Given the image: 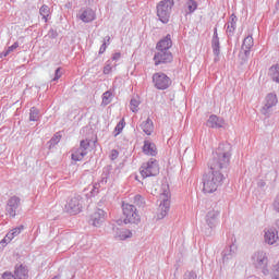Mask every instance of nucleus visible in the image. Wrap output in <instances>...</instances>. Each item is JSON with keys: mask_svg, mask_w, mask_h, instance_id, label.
I'll use <instances>...</instances> for the list:
<instances>
[{"mask_svg": "<svg viewBox=\"0 0 279 279\" xmlns=\"http://www.w3.org/2000/svg\"><path fill=\"white\" fill-rule=\"evenodd\" d=\"M231 158L232 144L228 142L220 143L218 148L213 153L211 159L208 162L210 171L228 175Z\"/></svg>", "mask_w": 279, "mask_h": 279, "instance_id": "f257e3e1", "label": "nucleus"}, {"mask_svg": "<svg viewBox=\"0 0 279 279\" xmlns=\"http://www.w3.org/2000/svg\"><path fill=\"white\" fill-rule=\"evenodd\" d=\"M226 174L211 170L209 173L203 175V192L215 193L217 189L223 185Z\"/></svg>", "mask_w": 279, "mask_h": 279, "instance_id": "f03ea898", "label": "nucleus"}, {"mask_svg": "<svg viewBox=\"0 0 279 279\" xmlns=\"http://www.w3.org/2000/svg\"><path fill=\"white\" fill-rule=\"evenodd\" d=\"M173 5H175V0H161L158 2L156 7L157 16L160 23H163V25H167V23H169Z\"/></svg>", "mask_w": 279, "mask_h": 279, "instance_id": "7ed1b4c3", "label": "nucleus"}, {"mask_svg": "<svg viewBox=\"0 0 279 279\" xmlns=\"http://www.w3.org/2000/svg\"><path fill=\"white\" fill-rule=\"evenodd\" d=\"M110 184H112V166H106L102 169L100 180L93 185L92 196L95 197L99 194V189H106Z\"/></svg>", "mask_w": 279, "mask_h": 279, "instance_id": "20e7f679", "label": "nucleus"}, {"mask_svg": "<svg viewBox=\"0 0 279 279\" xmlns=\"http://www.w3.org/2000/svg\"><path fill=\"white\" fill-rule=\"evenodd\" d=\"M122 213L124 217V223H141V215H138L136 206L123 203Z\"/></svg>", "mask_w": 279, "mask_h": 279, "instance_id": "39448f33", "label": "nucleus"}, {"mask_svg": "<svg viewBox=\"0 0 279 279\" xmlns=\"http://www.w3.org/2000/svg\"><path fill=\"white\" fill-rule=\"evenodd\" d=\"M84 205V197L82 195L75 194L74 196L68 198L65 204V213L69 215H80Z\"/></svg>", "mask_w": 279, "mask_h": 279, "instance_id": "423d86ee", "label": "nucleus"}, {"mask_svg": "<svg viewBox=\"0 0 279 279\" xmlns=\"http://www.w3.org/2000/svg\"><path fill=\"white\" fill-rule=\"evenodd\" d=\"M140 173L142 178H154L160 173V167L158 166V160L151 158L147 162H144L140 168Z\"/></svg>", "mask_w": 279, "mask_h": 279, "instance_id": "0eeeda50", "label": "nucleus"}, {"mask_svg": "<svg viewBox=\"0 0 279 279\" xmlns=\"http://www.w3.org/2000/svg\"><path fill=\"white\" fill-rule=\"evenodd\" d=\"M219 215L221 211L219 209H211L206 214L205 221L208 228L204 231L206 236H213V230L217 228L219 223Z\"/></svg>", "mask_w": 279, "mask_h": 279, "instance_id": "6e6552de", "label": "nucleus"}, {"mask_svg": "<svg viewBox=\"0 0 279 279\" xmlns=\"http://www.w3.org/2000/svg\"><path fill=\"white\" fill-rule=\"evenodd\" d=\"M153 84L157 90H167L173 84V81H171V77H169L163 72H157L153 74Z\"/></svg>", "mask_w": 279, "mask_h": 279, "instance_id": "1a4fd4ad", "label": "nucleus"}, {"mask_svg": "<svg viewBox=\"0 0 279 279\" xmlns=\"http://www.w3.org/2000/svg\"><path fill=\"white\" fill-rule=\"evenodd\" d=\"M3 279H29V269L23 264H17L13 272L5 271L2 275Z\"/></svg>", "mask_w": 279, "mask_h": 279, "instance_id": "9d476101", "label": "nucleus"}, {"mask_svg": "<svg viewBox=\"0 0 279 279\" xmlns=\"http://www.w3.org/2000/svg\"><path fill=\"white\" fill-rule=\"evenodd\" d=\"M252 258L255 269H260L262 272L267 276V274H269V269H267V264L269 263V259L267 258V253L263 251L256 252L254 253Z\"/></svg>", "mask_w": 279, "mask_h": 279, "instance_id": "9b49d317", "label": "nucleus"}, {"mask_svg": "<svg viewBox=\"0 0 279 279\" xmlns=\"http://www.w3.org/2000/svg\"><path fill=\"white\" fill-rule=\"evenodd\" d=\"M171 194L168 190L163 189L160 198L162 199L159 205L160 213L157 214V219H165L166 215H168L169 209L171 208V201H169Z\"/></svg>", "mask_w": 279, "mask_h": 279, "instance_id": "f8f14e48", "label": "nucleus"}, {"mask_svg": "<svg viewBox=\"0 0 279 279\" xmlns=\"http://www.w3.org/2000/svg\"><path fill=\"white\" fill-rule=\"evenodd\" d=\"M153 60L155 66H160V64H171V62H173V53L167 50H157Z\"/></svg>", "mask_w": 279, "mask_h": 279, "instance_id": "ddd939ff", "label": "nucleus"}, {"mask_svg": "<svg viewBox=\"0 0 279 279\" xmlns=\"http://www.w3.org/2000/svg\"><path fill=\"white\" fill-rule=\"evenodd\" d=\"M277 105H278V96L274 93L268 94L265 98V105L262 108V114H264V117L269 119L272 112L271 108H274V106H277Z\"/></svg>", "mask_w": 279, "mask_h": 279, "instance_id": "4468645a", "label": "nucleus"}, {"mask_svg": "<svg viewBox=\"0 0 279 279\" xmlns=\"http://www.w3.org/2000/svg\"><path fill=\"white\" fill-rule=\"evenodd\" d=\"M211 49L215 56V62H219V56H221V43L219 41V34L217 27L214 28V35L211 38Z\"/></svg>", "mask_w": 279, "mask_h": 279, "instance_id": "2eb2a0df", "label": "nucleus"}, {"mask_svg": "<svg viewBox=\"0 0 279 279\" xmlns=\"http://www.w3.org/2000/svg\"><path fill=\"white\" fill-rule=\"evenodd\" d=\"M21 206V198L19 196H12L9 198L7 203V213L10 217L15 218L16 217V210H19V207Z\"/></svg>", "mask_w": 279, "mask_h": 279, "instance_id": "dca6fc26", "label": "nucleus"}, {"mask_svg": "<svg viewBox=\"0 0 279 279\" xmlns=\"http://www.w3.org/2000/svg\"><path fill=\"white\" fill-rule=\"evenodd\" d=\"M104 221H106V211L104 209H97L89 218L90 226L95 228H99Z\"/></svg>", "mask_w": 279, "mask_h": 279, "instance_id": "f3484780", "label": "nucleus"}, {"mask_svg": "<svg viewBox=\"0 0 279 279\" xmlns=\"http://www.w3.org/2000/svg\"><path fill=\"white\" fill-rule=\"evenodd\" d=\"M78 19L83 23H93L96 19V14L93 9L90 8H83L78 11Z\"/></svg>", "mask_w": 279, "mask_h": 279, "instance_id": "a211bd4d", "label": "nucleus"}, {"mask_svg": "<svg viewBox=\"0 0 279 279\" xmlns=\"http://www.w3.org/2000/svg\"><path fill=\"white\" fill-rule=\"evenodd\" d=\"M173 47V41L171 40V34L160 39L156 45V51H171L169 50Z\"/></svg>", "mask_w": 279, "mask_h": 279, "instance_id": "6ab92c4d", "label": "nucleus"}, {"mask_svg": "<svg viewBox=\"0 0 279 279\" xmlns=\"http://www.w3.org/2000/svg\"><path fill=\"white\" fill-rule=\"evenodd\" d=\"M264 232L265 243L268 245H274L278 241V231L276 229H265Z\"/></svg>", "mask_w": 279, "mask_h": 279, "instance_id": "aec40b11", "label": "nucleus"}, {"mask_svg": "<svg viewBox=\"0 0 279 279\" xmlns=\"http://www.w3.org/2000/svg\"><path fill=\"white\" fill-rule=\"evenodd\" d=\"M236 21H239V19L234 14H231L230 21L225 25L228 38L234 36V32H236Z\"/></svg>", "mask_w": 279, "mask_h": 279, "instance_id": "412c9836", "label": "nucleus"}, {"mask_svg": "<svg viewBox=\"0 0 279 279\" xmlns=\"http://www.w3.org/2000/svg\"><path fill=\"white\" fill-rule=\"evenodd\" d=\"M236 244L232 243L229 246H227L223 251H222V260L223 263H226V260H230V258H232V256H234L236 254Z\"/></svg>", "mask_w": 279, "mask_h": 279, "instance_id": "4be33fe9", "label": "nucleus"}, {"mask_svg": "<svg viewBox=\"0 0 279 279\" xmlns=\"http://www.w3.org/2000/svg\"><path fill=\"white\" fill-rule=\"evenodd\" d=\"M88 155V151H85L81 147L72 149L71 158L75 162H80L81 160H84V157Z\"/></svg>", "mask_w": 279, "mask_h": 279, "instance_id": "5701e85b", "label": "nucleus"}, {"mask_svg": "<svg viewBox=\"0 0 279 279\" xmlns=\"http://www.w3.org/2000/svg\"><path fill=\"white\" fill-rule=\"evenodd\" d=\"M207 125L208 128H223V119L213 114L209 117L208 121H207Z\"/></svg>", "mask_w": 279, "mask_h": 279, "instance_id": "b1692460", "label": "nucleus"}, {"mask_svg": "<svg viewBox=\"0 0 279 279\" xmlns=\"http://www.w3.org/2000/svg\"><path fill=\"white\" fill-rule=\"evenodd\" d=\"M143 153L146 154V156H156V144L144 141Z\"/></svg>", "mask_w": 279, "mask_h": 279, "instance_id": "393cba45", "label": "nucleus"}, {"mask_svg": "<svg viewBox=\"0 0 279 279\" xmlns=\"http://www.w3.org/2000/svg\"><path fill=\"white\" fill-rule=\"evenodd\" d=\"M141 129L147 134V136H151L154 133V121L147 118V120L141 124Z\"/></svg>", "mask_w": 279, "mask_h": 279, "instance_id": "a878e982", "label": "nucleus"}, {"mask_svg": "<svg viewBox=\"0 0 279 279\" xmlns=\"http://www.w3.org/2000/svg\"><path fill=\"white\" fill-rule=\"evenodd\" d=\"M268 75L270 76V80H272V82L279 84V64L271 65L268 70Z\"/></svg>", "mask_w": 279, "mask_h": 279, "instance_id": "bb28decb", "label": "nucleus"}, {"mask_svg": "<svg viewBox=\"0 0 279 279\" xmlns=\"http://www.w3.org/2000/svg\"><path fill=\"white\" fill-rule=\"evenodd\" d=\"M39 13L43 16V19L45 20V23H47L49 21L50 14H51V9H49V5L44 4L41 5V8L39 9Z\"/></svg>", "mask_w": 279, "mask_h": 279, "instance_id": "cd10ccee", "label": "nucleus"}, {"mask_svg": "<svg viewBox=\"0 0 279 279\" xmlns=\"http://www.w3.org/2000/svg\"><path fill=\"white\" fill-rule=\"evenodd\" d=\"M197 1L195 0H187L185 3V12L186 14H193V12H195V10H197Z\"/></svg>", "mask_w": 279, "mask_h": 279, "instance_id": "c85d7f7f", "label": "nucleus"}, {"mask_svg": "<svg viewBox=\"0 0 279 279\" xmlns=\"http://www.w3.org/2000/svg\"><path fill=\"white\" fill-rule=\"evenodd\" d=\"M40 110L36 107H32L29 110V121H39Z\"/></svg>", "mask_w": 279, "mask_h": 279, "instance_id": "c756f323", "label": "nucleus"}, {"mask_svg": "<svg viewBox=\"0 0 279 279\" xmlns=\"http://www.w3.org/2000/svg\"><path fill=\"white\" fill-rule=\"evenodd\" d=\"M254 47V37L252 35H248L247 37L244 38L243 44H242V49H252Z\"/></svg>", "mask_w": 279, "mask_h": 279, "instance_id": "7c9ffc66", "label": "nucleus"}, {"mask_svg": "<svg viewBox=\"0 0 279 279\" xmlns=\"http://www.w3.org/2000/svg\"><path fill=\"white\" fill-rule=\"evenodd\" d=\"M133 204L137 206L138 208H145V197H143L141 194H137L133 198Z\"/></svg>", "mask_w": 279, "mask_h": 279, "instance_id": "2f4dec72", "label": "nucleus"}, {"mask_svg": "<svg viewBox=\"0 0 279 279\" xmlns=\"http://www.w3.org/2000/svg\"><path fill=\"white\" fill-rule=\"evenodd\" d=\"M251 51H252V48H241L240 58L242 62H247V60H250Z\"/></svg>", "mask_w": 279, "mask_h": 279, "instance_id": "473e14b6", "label": "nucleus"}, {"mask_svg": "<svg viewBox=\"0 0 279 279\" xmlns=\"http://www.w3.org/2000/svg\"><path fill=\"white\" fill-rule=\"evenodd\" d=\"M15 49H19V41H15L12 46L8 47V49L1 53V58H8V56Z\"/></svg>", "mask_w": 279, "mask_h": 279, "instance_id": "72a5a7b5", "label": "nucleus"}, {"mask_svg": "<svg viewBox=\"0 0 279 279\" xmlns=\"http://www.w3.org/2000/svg\"><path fill=\"white\" fill-rule=\"evenodd\" d=\"M112 101V92L107 90L102 94V104L108 106Z\"/></svg>", "mask_w": 279, "mask_h": 279, "instance_id": "f704fd0d", "label": "nucleus"}, {"mask_svg": "<svg viewBox=\"0 0 279 279\" xmlns=\"http://www.w3.org/2000/svg\"><path fill=\"white\" fill-rule=\"evenodd\" d=\"M130 106L132 112H138V106H141V101L136 98H132L130 101Z\"/></svg>", "mask_w": 279, "mask_h": 279, "instance_id": "c9c22d12", "label": "nucleus"}, {"mask_svg": "<svg viewBox=\"0 0 279 279\" xmlns=\"http://www.w3.org/2000/svg\"><path fill=\"white\" fill-rule=\"evenodd\" d=\"M123 128H125V120L122 119L119 121V123L116 125L114 131L117 132L114 134V136H119V134H121V132H123Z\"/></svg>", "mask_w": 279, "mask_h": 279, "instance_id": "e433bc0d", "label": "nucleus"}, {"mask_svg": "<svg viewBox=\"0 0 279 279\" xmlns=\"http://www.w3.org/2000/svg\"><path fill=\"white\" fill-rule=\"evenodd\" d=\"M120 241H125V239H132V231L130 230H122L118 235Z\"/></svg>", "mask_w": 279, "mask_h": 279, "instance_id": "4c0bfd02", "label": "nucleus"}, {"mask_svg": "<svg viewBox=\"0 0 279 279\" xmlns=\"http://www.w3.org/2000/svg\"><path fill=\"white\" fill-rule=\"evenodd\" d=\"M80 147L85 151H88V149L90 148V140H82L80 142Z\"/></svg>", "mask_w": 279, "mask_h": 279, "instance_id": "58836bf2", "label": "nucleus"}, {"mask_svg": "<svg viewBox=\"0 0 279 279\" xmlns=\"http://www.w3.org/2000/svg\"><path fill=\"white\" fill-rule=\"evenodd\" d=\"M60 135H54L51 137V140L48 142L49 143V147H56V145H58V143H60Z\"/></svg>", "mask_w": 279, "mask_h": 279, "instance_id": "ea45409f", "label": "nucleus"}, {"mask_svg": "<svg viewBox=\"0 0 279 279\" xmlns=\"http://www.w3.org/2000/svg\"><path fill=\"white\" fill-rule=\"evenodd\" d=\"M112 71V61H107L106 62V65L104 66V71H102V73L105 74V75H109V73Z\"/></svg>", "mask_w": 279, "mask_h": 279, "instance_id": "a19ab883", "label": "nucleus"}, {"mask_svg": "<svg viewBox=\"0 0 279 279\" xmlns=\"http://www.w3.org/2000/svg\"><path fill=\"white\" fill-rule=\"evenodd\" d=\"M183 279H197V274L195 271H186Z\"/></svg>", "mask_w": 279, "mask_h": 279, "instance_id": "79ce46f5", "label": "nucleus"}, {"mask_svg": "<svg viewBox=\"0 0 279 279\" xmlns=\"http://www.w3.org/2000/svg\"><path fill=\"white\" fill-rule=\"evenodd\" d=\"M62 77V68H58L54 71V77L52 78V82H58Z\"/></svg>", "mask_w": 279, "mask_h": 279, "instance_id": "37998d69", "label": "nucleus"}, {"mask_svg": "<svg viewBox=\"0 0 279 279\" xmlns=\"http://www.w3.org/2000/svg\"><path fill=\"white\" fill-rule=\"evenodd\" d=\"M48 36H49V38H52V39L58 38V31L50 28L48 32Z\"/></svg>", "mask_w": 279, "mask_h": 279, "instance_id": "c03bdc74", "label": "nucleus"}, {"mask_svg": "<svg viewBox=\"0 0 279 279\" xmlns=\"http://www.w3.org/2000/svg\"><path fill=\"white\" fill-rule=\"evenodd\" d=\"M272 208H274V210H276V213H279V195L276 196L274 204H272Z\"/></svg>", "mask_w": 279, "mask_h": 279, "instance_id": "a18cd8bd", "label": "nucleus"}, {"mask_svg": "<svg viewBox=\"0 0 279 279\" xmlns=\"http://www.w3.org/2000/svg\"><path fill=\"white\" fill-rule=\"evenodd\" d=\"M110 158H111V160H117L119 158V150L112 149Z\"/></svg>", "mask_w": 279, "mask_h": 279, "instance_id": "49530a36", "label": "nucleus"}, {"mask_svg": "<svg viewBox=\"0 0 279 279\" xmlns=\"http://www.w3.org/2000/svg\"><path fill=\"white\" fill-rule=\"evenodd\" d=\"M22 230H23V226L13 229V230L11 231V233L13 234V236H19V233H20Z\"/></svg>", "mask_w": 279, "mask_h": 279, "instance_id": "de8ad7c7", "label": "nucleus"}, {"mask_svg": "<svg viewBox=\"0 0 279 279\" xmlns=\"http://www.w3.org/2000/svg\"><path fill=\"white\" fill-rule=\"evenodd\" d=\"M106 49H108V44L104 41V44L100 46L99 54L101 56V53H106Z\"/></svg>", "mask_w": 279, "mask_h": 279, "instance_id": "09e8293b", "label": "nucleus"}, {"mask_svg": "<svg viewBox=\"0 0 279 279\" xmlns=\"http://www.w3.org/2000/svg\"><path fill=\"white\" fill-rule=\"evenodd\" d=\"M257 186H258L259 189H265V186H267V183H266L264 180H259V181L257 182Z\"/></svg>", "mask_w": 279, "mask_h": 279, "instance_id": "8fccbe9b", "label": "nucleus"}, {"mask_svg": "<svg viewBox=\"0 0 279 279\" xmlns=\"http://www.w3.org/2000/svg\"><path fill=\"white\" fill-rule=\"evenodd\" d=\"M8 243H10V241H8V238H4L0 241V247H5V245H8Z\"/></svg>", "mask_w": 279, "mask_h": 279, "instance_id": "3c124183", "label": "nucleus"}, {"mask_svg": "<svg viewBox=\"0 0 279 279\" xmlns=\"http://www.w3.org/2000/svg\"><path fill=\"white\" fill-rule=\"evenodd\" d=\"M14 234H12V231L11 232H9V233H7V235L4 236V239H7L8 241H9V243H10V241H12V239H14Z\"/></svg>", "mask_w": 279, "mask_h": 279, "instance_id": "603ef678", "label": "nucleus"}, {"mask_svg": "<svg viewBox=\"0 0 279 279\" xmlns=\"http://www.w3.org/2000/svg\"><path fill=\"white\" fill-rule=\"evenodd\" d=\"M121 59V52H116L112 56V60H120Z\"/></svg>", "mask_w": 279, "mask_h": 279, "instance_id": "864d4df0", "label": "nucleus"}, {"mask_svg": "<svg viewBox=\"0 0 279 279\" xmlns=\"http://www.w3.org/2000/svg\"><path fill=\"white\" fill-rule=\"evenodd\" d=\"M105 43H106L107 45H110V36H106V37H105Z\"/></svg>", "mask_w": 279, "mask_h": 279, "instance_id": "5fc2aeb1", "label": "nucleus"}, {"mask_svg": "<svg viewBox=\"0 0 279 279\" xmlns=\"http://www.w3.org/2000/svg\"><path fill=\"white\" fill-rule=\"evenodd\" d=\"M278 4H279V0H278Z\"/></svg>", "mask_w": 279, "mask_h": 279, "instance_id": "6e6d98bb", "label": "nucleus"}]
</instances>
